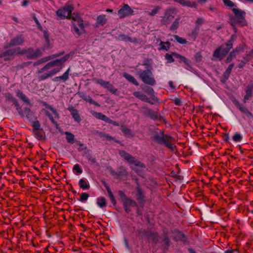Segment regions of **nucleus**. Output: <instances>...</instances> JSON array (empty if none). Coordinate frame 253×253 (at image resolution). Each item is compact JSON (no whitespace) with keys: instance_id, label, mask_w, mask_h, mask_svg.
Listing matches in <instances>:
<instances>
[{"instance_id":"nucleus-16","label":"nucleus","mask_w":253,"mask_h":253,"mask_svg":"<svg viewBox=\"0 0 253 253\" xmlns=\"http://www.w3.org/2000/svg\"><path fill=\"white\" fill-rule=\"evenodd\" d=\"M70 71V68H69L63 74L62 76L57 77L54 78V81H58L59 80H62L63 81H66L69 77V74Z\"/></svg>"},{"instance_id":"nucleus-2","label":"nucleus","mask_w":253,"mask_h":253,"mask_svg":"<svg viewBox=\"0 0 253 253\" xmlns=\"http://www.w3.org/2000/svg\"><path fill=\"white\" fill-rule=\"evenodd\" d=\"M70 54H67L62 58L50 61L39 71V78L41 80H45L54 76L62 68V65L69 58Z\"/></svg>"},{"instance_id":"nucleus-15","label":"nucleus","mask_w":253,"mask_h":253,"mask_svg":"<svg viewBox=\"0 0 253 253\" xmlns=\"http://www.w3.org/2000/svg\"><path fill=\"white\" fill-rule=\"evenodd\" d=\"M96 204L100 208H103L107 205L106 200L105 198L101 197L96 199Z\"/></svg>"},{"instance_id":"nucleus-31","label":"nucleus","mask_w":253,"mask_h":253,"mask_svg":"<svg viewBox=\"0 0 253 253\" xmlns=\"http://www.w3.org/2000/svg\"><path fill=\"white\" fill-rule=\"evenodd\" d=\"M173 37L174 38V40L180 43L184 44L186 43V40L184 38L179 37L177 35L174 36Z\"/></svg>"},{"instance_id":"nucleus-42","label":"nucleus","mask_w":253,"mask_h":253,"mask_svg":"<svg viewBox=\"0 0 253 253\" xmlns=\"http://www.w3.org/2000/svg\"><path fill=\"white\" fill-rule=\"evenodd\" d=\"M99 135L100 137H103L104 139H109V140H110L112 139V137L110 135H109L108 134L102 133V132H100L99 133Z\"/></svg>"},{"instance_id":"nucleus-3","label":"nucleus","mask_w":253,"mask_h":253,"mask_svg":"<svg viewBox=\"0 0 253 253\" xmlns=\"http://www.w3.org/2000/svg\"><path fill=\"white\" fill-rule=\"evenodd\" d=\"M235 36L234 35H232L230 38V41H229L226 43V47L222 48L220 47L217 49L213 53V56L215 57H217L219 59H222L223 57L229 51L232 47V42L235 39Z\"/></svg>"},{"instance_id":"nucleus-18","label":"nucleus","mask_w":253,"mask_h":253,"mask_svg":"<svg viewBox=\"0 0 253 253\" xmlns=\"http://www.w3.org/2000/svg\"><path fill=\"white\" fill-rule=\"evenodd\" d=\"M92 114L93 116H94L96 118L104 121L105 122H107V121H109V118L101 113L93 112Z\"/></svg>"},{"instance_id":"nucleus-61","label":"nucleus","mask_w":253,"mask_h":253,"mask_svg":"<svg viewBox=\"0 0 253 253\" xmlns=\"http://www.w3.org/2000/svg\"><path fill=\"white\" fill-rule=\"evenodd\" d=\"M50 59H51V57L48 56V57H46L44 58V59H43V61H46Z\"/></svg>"},{"instance_id":"nucleus-56","label":"nucleus","mask_w":253,"mask_h":253,"mask_svg":"<svg viewBox=\"0 0 253 253\" xmlns=\"http://www.w3.org/2000/svg\"><path fill=\"white\" fill-rule=\"evenodd\" d=\"M29 1L28 0H24L22 2V5L23 6H25L26 5H28V4L29 3Z\"/></svg>"},{"instance_id":"nucleus-8","label":"nucleus","mask_w":253,"mask_h":253,"mask_svg":"<svg viewBox=\"0 0 253 253\" xmlns=\"http://www.w3.org/2000/svg\"><path fill=\"white\" fill-rule=\"evenodd\" d=\"M132 12L130 7L126 4L118 11V14L120 17H125L131 15Z\"/></svg>"},{"instance_id":"nucleus-34","label":"nucleus","mask_w":253,"mask_h":253,"mask_svg":"<svg viewBox=\"0 0 253 253\" xmlns=\"http://www.w3.org/2000/svg\"><path fill=\"white\" fill-rule=\"evenodd\" d=\"M199 32V28L196 27L195 30L192 31L191 34H189V36L192 38L193 40H195L196 37V35L198 34Z\"/></svg>"},{"instance_id":"nucleus-9","label":"nucleus","mask_w":253,"mask_h":253,"mask_svg":"<svg viewBox=\"0 0 253 253\" xmlns=\"http://www.w3.org/2000/svg\"><path fill=\"white\" fill-rule=\"evenodd\" d=\"M155 139L160 144H164L168 147H170L171 144L168 140V139L164 136L163 133L160 132L155 136Z\"/></svg>"},{"instance_id":"nucleus-58","label":"nucleus","mask_w":253,"mask_h":253,"mask_svg":"<svg viewBox=\"0 0 253 253\" xmlns=\"http://www.w3.org/2000/svg\"><path fill=\"white\" fill-rule=\"evenodd\" d=\"M169 86H170L171 88H172V89L175 88L174 86H173V83H172V81H169Z\"/></svg>"},{"instance_id":"nucleus-26","label":"nucleus","mask_w":253,"mask_h":253,"mask_svg":"<svg viewBox=\"0 0 253 253\" xmlns=\"http://www.w3.org/2000/svg\"><path fill=\"white\" fill-rule=\"evenodd\" d=\"M65 134L66 135V139L68 142L73 143L74 140V135L68 131H66Z\"/></svg>"},{"instance_id":"nucleus-7","label":"nucleus","mask_w":253,"mask_h":253,"mask_svg":"<svg viewBox=\"0 0 253 253\" xmlns=\"http://www.w3.org/2000/svg\"><path fill=\"white\" fill-rule=\"evenodd\" d=\"M95 82L96 84H99L101 86L107 88L112 93L116 92V89L108 82H106L101 79L95 80Z\"/></svg>"},{"instance_id":"nucleus-46","label":"nucleus","mask_w":253,"mask_h":253,"mask_svg":"<svg viewBox=\"0 0 253 253\" xmlns=\"http://www.w3.org/2000/svg\"><path fill=\"white\" fill-rule=\"evenodd\" d=\"M145 91L147 94L150 95H153L154 93V91L152 87H148Z\"/></svg>"},{"instance_id":"nucleus-41","label":"nucleus","mask_w":253,"mask_h":253,"mask_svg":"<svg viewBox=\"0 0 253 253\" xmlns=\"http://www.w3.org/2000/svg\"><path fill=\"white\" fill-rule=\"evenodd\" d=\"M240 109L242 112H243L245 114H246V115L248 117H252V114L250 112H249L246 108H245L244 107H241L240 108Z\"/></svg>"},{"instance_id":"nucleus-20","label":"nucleus","mask_w":253,"mask_h":253,"mask_svg":"<svg viewBox=\"0 0 253 253\" xmlns=\"http://www.w3.org/2000/svg\"><path fill=\"white\" fill-rule=\"evenodd\" d=\"M172 55L175 58L179 59L181 61H183L185 64L189 65L190 61L188 59L186 58L185 57L182 56L176 53H173Z\"/></svg>"},{"instance_id":"nucleus-37","label":"nucleus","mask_w":253,"mask_h":253,"mask_svg":"<svg viewBox=\"0 0 253 253\" xmlns=\"http://www.w3.org/2000/svg\"><path fill=\"white\" fill-rule=\"evenodd\" d=\"M88 197H89V195L88 194H87L86 193H84L81 196L80 201L82 202L86 201L87 200Z\"/></svg>"},{"instance_id":"nucleus-5","label":"nucleus","mask_w":253,"mask_h":253,"mask_svg":"<svg viewBox=\"0 0 253 253\" xmlns=\"http://www.w3.org/2000/svg\"><path fill=\"white\" fill-rule=\"evenodd\" d=\"M120 156L125 160H127L128 162L131 164L133 165L134 167L139 168H143L144 165L137 160H135L130 155L127 153L125 151H121L119 153Z\"/></svg>"},{"instance_id":"nucleus-55","label":"nucleus","mask_w":253,"mask_h":253,"mask_svg":"<svg viewBox=\"0 0 253 253\" xmlns=\"http://www.w3.org/2000/svg\"><path fill=\"white\" fill-rule=\"evenodd\" d=\"M35 21L37 26H38L39 28L41 29L42 28V26H41L39 21L38 20V19L36 18H35Z\"/></svg>"},{"instance_id":"nucleus-1","label":"nucleus","mask_w":253,"mask_h":253,"mask_svg":"<svg viewBox=\"0 0 253 253\" xmlns=\"http://www.w3.org/2000/svg\"><path fill=\"white\" fill-rule=\"evenodd\" d=\"M73 10V6L72 5H68L63 9H59L57 11L56 14L59 19L72 18L73 31L78 36L81 35L84 32V27L83 20L77 13L72 15V11Z\"/></svg>"},{"instance_id":"nucleus-35","label":"nucleus","mask_w":253,"mask_h":253,"mask_svg":"<svg viewBox=\"0 0 253 253\" xmlns=\"http://www.w3.org/2000/svg\"><path fill=\"white\" fill-rule=\"evenodd\" d=\"M73 170L76 172L77 174H81L83 172L82 169L80 168L79 166L77 164L75 165L74 166Z\"/></svg>"},{"instance_id":"nucleus-43","label":"nucleus","mask_w":253,"mask_h":253,"mask_svg":"<svg viewBox=\"0 0 253 253\" xmlns=\"http://www.w3.org/2000/svg\"><path fill=\"white\" fill-rule=\"evenodd\" d=\"M45 113H46V115L49 117V118L50 120V121H51V122L53 124H55V121H54V120L53 119V117L52 116L51 113H50L48 111H46Z\"/></svg>"},{"instance_id":"nucleus-14","label":"nucleus","mask_w":253,"mask_h":253,"mask_svg":"<svg viewBox=\"0 0 253 253\" xmlns=\"http://www.w3.org/2000/svg\"><path fill=\"white\" fill-rule=\"evenodd\" d=\"M133 95L138 98H139L141 100L146 102H149V100L148 97L145 95L144 94L141 93L140 91H136L133 93Z\"/></svg>"},{"instance_id":"nucleus-64","label":"nucleus","mask_w":253,"mask_h":253,"mask_svg":"<svg viewBox=\"0 0 253 253\" xmlns=\"http://www.w3.org/2000/svg\"><path fill=\"white\" fill-rule=\"evenodd\" d=\"M189 251V253H196L195 252V251H194L193 250H191V249H190Z\"/></svg>"},{"instance_id":"nucleus-25","label":"nucleus","mask_w":253,"mask_h":253,"mask_svg":"<svg viewBox=\"0 0 253 253\" xmlns=\"http://www.w3.org/2000/svg\"><path fill=\"white\" fill-rule=\"evenodd\" d=\"M24 113L29 119H33L34 118L33 113L29 108H24Z\"/></svg>"},{"instance_id":"nucleus-17","label":"nucleus","mask_w":253,"mask_h":253,"mask_svg":"<svg viewBox=\"0 0 253 253\" xmlns=\"http://www.w3.org/2000/svg\"><path fill=\"white\" fill-rule=\"evenodd\" d=\"M23 42V39L21 37H17L12 39L10 43L9 46H14L21 44Z\"/></svg>"},{"instance_id":"nucleus-30","label":"nucleus","mask_w":253,"mask_h":253,"mask_svg":"<svg viewBox=\"0 0 253 253\" xmlns=\"http://www.w3.org/2000/svg\"><path fill=\"white\" fill-rule=\"evenodd\" d=\"M17 96L20 98L23 101L29 103L28 98L21 91H18L17 92Z\"/></svg>"},{"instance_id":"nucleus-11","label":"nucleus","mask_w":253,"mask_h":253,"mask_svg":"<svg viewBox=\"0 0 253 253\" xmlns=\"http://www.w3.org/2000/svg\"><path fill=\"white\" fill-rule=\"evenodd\" d=\"M183 6L190 8H195L197 6V3L195 1H191L187 0H173Z\"/></svg>"},{"instance_id":"nucleus-13","label":"nucleus","mask_w":253,"mask_h":253,"mask_svg":"<svg viewBox=\"0 0 253 253\" xmlns=\"http://www.w3.org/2000/svg\"><path fill=\"white\" fill-rule=\"evenodd\" d=\"M69 110L70 111L71 114L74 118V120L78 123L80 122L81 119L78 111L74 109L73 107H70Z\"/></svg>"},{"instance_id":"nucleus-44","label":"nucleus","mask_w":253,"mask_h":253,"mask_svg":"<svg viewBox=\"0 0 253 253\" xmlns=\"http://www.w3.org/2000/svg\"><path fill=\"white\" fill-rule=\"evenodd\" d=\"M203 23V19L201 18H199L197 19L196 22V27L199 28V27L202 25Z\"/></svg>"},{"instance_id":"nucleus-50","label":"nucleus","mask_w":253,"mask_h":253,"mask_svg":"<svg viewBox=\"0 0 253 253\" xmlns=\"http://www.w3.org/2000/svg\"><path fill=\"white\" fill-rule=\"evenodd\" d=\"M43 35H44V37L45 38V40L47 42V43H49V38H48V35L47 33V32H46L45 31H44L43 32Z\"/></svg>"},{"instance_id":"nucleus-63","label":"nucleus","mask_w":253,"mask_h":253,"mask_svg":"<svg viewBox=\"0 0 253 253\" xmlns=\"http://www.w3.org/2000/svg\"><path fill=\"white\" fill-rule=\"evenodd\" d=\"M189 251V253H196L195 252V251H194L193 250H191V249H190Z\"/></svg>"},{"instance_id":"nucleus-45","label":"nucleus","mask_w":253,"mask_h":253,"mask_svg":"<svg viewBox=\"0 0 253 253\" xmlns=\"http://www.w3.org/2000/svg\"><path fill=\"white\" fill-rule=\"evenodd\" d=\"M253 57V50H252L250 53L245 57L246 61H248Z\"/></svg>"},{"instance_id":"nucleus-57","label":"nucleus","mask_w":253,"mask_h":253,"mask_svg":"<svg viewBox=\"0 0 253 253\" xmlns=\"http://www.w3.org/2000/svg\"><path fill=\"white\" fill-rule=\"evenodd\" d=\"M234 252H236L237 253H238V251H236V250H226L225 252V253H233Z\"/></svg>"},{"instance_id":"nucleus-6","label":"nucleus","mask_w":253,"mask_h":253,"mask_svg":"<svg viewBox=\"0 0 253 253\" xmlns=\"http://www.w3.org/2000/svg\"><path fill=\"white\" fill-rule=\"evenodd\" d=\"M24 53V51H21L20 48L17 47L14 49H11L8 50L2 53V57H5V60H8L10 57L15 54H23Z\"/></svg>"},{"instance_id":"nucleus-38","label":"nucleus","mask_w":253,"mask_h":253,"mask_svg":"<svg viewBox=\"0 0 253 253\" xmlns=\"http://www.w3.org/2000/svg\"><path fill=\"white\" fill-rule=\"evenodd\" d=\"M107 191L109 194V197L111 202L115 204L116 203L115 199L112 192L111 191V190L109 188H107Z\"/></svg>"},{"instance_id":"nucleus-40","label":"nucleus","mask_w":253,"mask_h":253,"mask_svg":"<svg viewBox=\"0 0 253 253\" xmlns=\"http://www.w3.org/2000/svg\"><path fill=\"white\" fill-rule=\"evenodd\" d=\"M165 58L168 60L169 63H171L174 61L172 56L170 54H166L165 55Z\"/></svg>"},{"instance_id":"nucleus-48","label":"nucleus","mask_w":253,"mask_h":253,"mask_svg":"<svg viewBox=\"0 0 253 253\" xmlns=\"http://www.w3.org/2000/svg\"><path fill=\"white\" fill-rule=\"evenodd\" d=\"M225 4L228 6H232L233 5V2L230 0H223Z\"/></svg>"},{"instance_id":"nucleus-49","label":"nucleus","mask_w":253,"mask_h":253,"mask_svg":"<svg viewBox=\"0 0 253 253\" xmlns=\"http://www.w3.org/2000/svg\"><path fill=\"white\" fill-rule=\"evenodd\" d=\"M246 59H247L245 57L244 60H242L241 61V62L239 64V68H243L244 66V65H245V64L247 62L246 61Z\"/></svg>"},{"instance_id":"nucleus-10","label":"nucleus","mask_w":253,"mask_h":253,"mask_svg":"<svg viewBox=\"0 0 253 253\" xmlns=\"http://www.w3.org/2000/svg\"><path fill=\"white\" fill-rule=\"evenodd\" d=\"M122 200L126 211H127L129 210V207H135L136 206V203L134 201L126 197L125 196L122 197Z\"/></svg>"},{"instance_id":"nucleus-27","label":"nucleus","mask_w":253,"mask_h":253,"mask_svg":"<svg viewBox=\"0 0 253 253\" xmlns=\"http://www.w3.org/2000/svg\"><path fill=\"white\" fill-rule=\"evenodd\" d=\"M118 39L120 41H125V42H128V41H129L130 42H135L134 40L131 39L130 38L126 36L125 35H120L119 36Z\"/></svg>"},{"instance_id":"nucleus-59","label":"nucleus","mask_w":253,"mask_h":253,"mask_svg":"<svg viewBox=\"0 0 253 253\" xmlns=\"http://www.w3.org/2000/svg\"><path fill=\"white\" fill-rule=\"evenodd\" d=\"M172 12V11L171 10H169L167 11L166 14H165V17H166L168 15H169Z\"/></svg>"},{"instance_id":"nucleus-33","label":"nucleus","mask_w":253,"mask_h":253,"mask_svg":"<svg viewBox=\"0 0 253 253\" xmlns=\"http://www.w3.org/2000/svg\"><path fill=\"white\" fill-rule=\"evenodd\" d=\"M242 139V136L239 133H236L233 136V140L237 142H240Z\"/></svg>"},{"instance_id":"nucleus-24","label":"nucleus","mask_w":253,"mask_h":253,"mask_svg":"<svg viewBox=\"0 0 253 253\" xmlns=\"http://www.w3.org/2000/svg\"><path fill=\"white\" fill-rule=\"evenodd\" d=\"M169 48V42H161L159 44V50H168Z\"/></svg>"},{"instance_id":"nucleus-19","label":"nucleus","mask_w":253,"mask_h":253,"mask_svg":"<svg viewBox=\"0 0 253 253\" xmlns=\"http://www.w3.org/2000/svg\"><path fill=\"white\" fill-rule=\"evenodd\" d=\"M253 89V84H251L247 86V89L246 90V94L244 97V100L246 101L248 100L250 97H251L252 94V91Z\"/></svg>"},{"instance_id":"nucleus-28","label":"nucleus","mask_w":253,"mask_h":253,"mask_svg":"<svg viewBox=\"0 0 253 253\" xmlns=\"http://www.w3.org/2000/svg\"><path fill=\"white\" fill-rule=\"evenodd\" d=\"M107 19L106 16L104 15H99L97 17V22L99 24H104L106 23Z\"/></svg>"},{"instance_id":"nucleus-62","label":"nucleus","mask_w":253,"mask_h":253,"mask_svg":"<svg viewBox=\"0 0 253 253\" xmlns=\"http://www.w3.org/2000/svg\"><path fill=\"white\" fill-rule=\"evenodd\" d=\"M198 2L201 3H205L206 1V0H198Z\"/></svg>"},{"instance_id":"nucleus-4","label":"nucleus","mask_w":253,"mask_h":253,"mask_svg":"<svg viewBox=\"0 0 253 253\" xmlns=\"http://www.w3.org/2000/svg\"><path fill=\"white\" fill-rule=\"evenodd\" d=\"M137 73L142 82L145 84L150 85L155 84L156 81L153 77L152 72L150 70L138 71Z\"/></svg>"},{"instance_id":"nucleus-22","label":"nucleus","mask_w":253,"mask_h":253,"mask_svg":"<svg viewBox=\"0 0 253 253\" xmlns=\"http://www.w3.org/2000/svg\"><path fill=\"white\" fill-rule=\"evenodd\" d=\"M42 53V51L41 49H38L35 51H31L28 55V56L32 58H36L39 56Z\"/></svg>"},{"instance_id":"nucleus-36","label":"nucleus","mask_w":253,"mask_h":253,"mask_svg":"<svg viewBox=\"0 0 253 253\" xmlns=\"http://www.w3.org/2000/svg\"><path fill=\"white\" fill-rule=\"evenodd\" d=\"M160 8L159 7H154L149 12V14L153 16L155 15L159 10Z\"/></svg>"},{"instance_id":"nucleus-21","label":"nucleus","mask_w":253,"mask_h":253,"mask_svg":"<svg viewBox=\"0 0 253 253\" xmlns=\"http://www.w3.org/2000/svg\"><path fill=\"white\" fill-rule=\"evenodd\" d=\"M124 77L129 82L134 84L135 85H138V84L135 78L130 75L127 73H124L123 75Z\"/></svg>"},{"instance_id":"nucleus-51","label":"nucleus","mask_w":253,"mask_h":253,"mask_svg":"<svg viewBox=\"0 0 253 253\" xmlns=\"http://www.w3.org/2000/svg\"><path fill=\"white\" fill-rule=\"evenodd\" d=\"M49 109L50 111L51 112L52 114H53L55 117H58L57 113L56 112V110L52 107H50Z\"/></svg>"},{"instance_id":"nucleus-39","label":"nucleus","mask_w":253,"mask_h":253,"mask_svg":"<svg viewBox=\"0 0 253 253\" xmlns=\"http://www.w3.org/2000/svg\"><path fill=\"white\" fill-rule=\"evenodd\" d=\"M32 126L34 127V128L36 130H38L40 128V124L38 121L33 122Z\"/></svg>"},{"instance_id":"nucleus-60","label":"nucleus","mask_w":253,"mask_h":253,"mask_svg":"<svg viewBox=\"0 0 253 253\" xmlns=\"http://www.w3.org/2000/svg\"><path fill=\"white\" fill-rule=\"evenodd\" d=\"M173 18L172 16H169L168 18V20L166 21V22H169V21H171Z\"/></svg>"},{"instance_id":"nucleus-52","label":"nucleus","mask_w":253,"mask_h":253,"mask_svg":"<svg viewBox=\"0 0 253 253\" xmlns=\"http://www.w3.org/2000/svg\"><path fill=\"white\" fill-rule=\"evenodd\" d=\"M178 23L177 21H174L172 25H171V28L173 30H174L177 28L178 26Z\"/></svg>"},{"instance_id":"nucleus-29","label":"nucleus","mask_w":253,"mask_h":253,"mask_svg":"<svg viewBox=\"0 0 253 253\" xmlns=\"http://www.w3.org/2000/svg\"><path fill=\"white\" fill-rule=\"evenodd\" d=\"M82 97L86 101L89 102L91 104H94L96 106H99L98 104H97L96 102H95L94 100L92 99V98L88 95L84 94L82 96Z\"/></svg>"},{"instance_id":"nucleus-32","label":"nucleus","mask_w":253,"mask_h":253,"mask_svg":"<svg viewBox=\"0 0 253 253\" xmlns=\"http://www.w3.org/2000/svg\"><path fill=\"white\" fill-rule=\"evenodd\" d=\"M233 67V64H230L228 68L226 69V71L224 73V76L227 78L229 76V75H230L231 71H232V69Z\"/></svg>"},{"instance_id":"nucleus-54","label":"nucleus","mask_w":253,"mask_h":253,"mask_svg":"<svg viewBox=\"0 0 253 253\" xmlns=\"http://www.w3.org/2000/svg\"><path fill=\"white\" fill-rule=\"evenodd\" d=\"M107 123H108L110 124H112V125H113L114 126H118V124L117 122H116L115 121H113L110 120V119H109V121H107Z\"/></svg>"},{"instance_id":"nucleus-23","label":"nucleus","mask_w":253,"mask_h":253,"mask_svg":"<svg viewBox=\"0 0 253 253\" xmlns=\"http://www.w3.org/2000/svg\"><path fill=\"white\" fill-rule=\"evenodd\" d=\"M79 183L80 187L84 190H86V189H88L89 188L90 186H89L88 182L85 181L83 179H80Z\"/></svg>"},{"instance_id":"nucleus-47","label":"nucleus","mask_w":253,"mask_h":253,"mask_svg":"<svg viewBox=\"0 0 253 253\" xmlns=\"http://www.w3.org/2000/svg\"><path fill=\"white\" fill-rule=\"evenodd\" d=\"M195 57L196 58V60L197 61H200L202 59V55L200 52H197L195 55Z\"/></svg>"},{"instance_id":"nucleus-12","label":"nucleus","mask_w":253,"mask_h":253,"mask_svg":"<svg viewBox=\"0 0 253 253\" xmlns=\"http://www.w3.org/2000/svg\"><path fill=\"white\" fill-rule=\"evenodd\" d=\"M233 11L235 14V18L237 21L241 23L244 20L245 12L239 9L233 8Z\"/></svg>"},{"instance_id":"nucleus-53","label":"nucleus","mask_w":253,"mask_h":253,"mask_svg":"<svg viewBox=\"0 0 253 253\" xmlns=\"http://www.w3.org/2000/svg\"><path fill=\"white\" fill-rule=\"evenodd\" d=\"M234 56L235 54L233 52H231L227 59V61L230 62L232 60V58Z\"/></svg>"}]
</instances>
